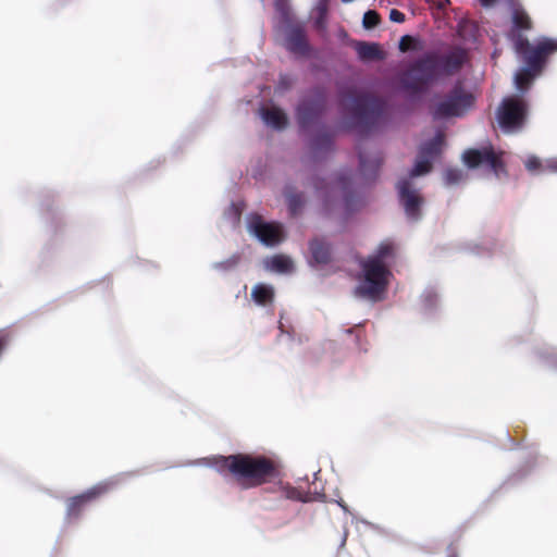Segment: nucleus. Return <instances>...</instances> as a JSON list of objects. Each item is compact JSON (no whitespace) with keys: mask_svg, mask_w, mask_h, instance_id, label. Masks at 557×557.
Listing matches in <instances>:
<instances>
[{"mask_svg":"<svg viewBox=\"0 0 557 557\" xmlns=\"http://www.w3.org/2000/svg\"><path fill=\"white\" fill-rule=\"evenodd\" d=\"M468 61L466 49L456 46L444 54L429 52L416 60L400 76L403 89L410 96H419L428 91L430 86L441 76L458 73Z\"/></svg>","mask_w":557,"mask_h":557,"instance_id":"f257e3e1","label":"nucleus"},{"mask_svg":"<svg viewBox=\"0 0 557 557\" xmlns=\"http://www.w3.org/2000/svg\"><path fill=\"white\" fill-rule=\"evenodd\" d=\"M220 471H227L243 488L258 487L280 475L276 463L265 456L235 454L221 456L216 462Z\"/></svg>","mask_w":557,"mask_h":557,"instance_id":"f03ea898","label":"nucleus"},{"mask_svg":"<svg viewBox=\"0 0 557 557\" xmlns=\"http://www.w3.org/2000/svg\"><path fill=\"white\" fill-rule=\"evenodd\" d=\"M341 104L352 115L361 134H369L387 122V103L374 95L348 89L341 94Z\"/></svg>","mask_w":557,"mask_h":557,"instance_id":"7ed1b4c3","label":"nucleus"},{"mask_svg":"<svg viewBox=\"0 0 557 557\" xmlns=\"http://www.w3.org/2000/svg\"><path fill=\"white\" fill-rule=\"evenodd\" d=\"M555 52H557V39L543 37L535 42L532 51L517 53L525 64V67L516 75L518 88H527L534 76L543 71L548 58Z\"/></svg>","mask_w":557,"mask_h":557,"instance_id":"20e7f679","label":"nucleus"},{"mask_svg":"<svg viewBox=\"0 0 557 557\" xmlns=\"http://www.w3.org/2000/svg\"><path fill=\"white\" fill-rule=\"evenodd\" d=\"M362 280L355 288V295L372 301L382 299L388 285L391 272L386 264L376 260L364 259L360 262Z\"/></svg>","mask_w":557,"mask_h":557,"instance_id":"39448f33","label":"nucleus"},{"mask_svg":"<svg viewBox=\"0 0 557 557\" xmlns=\"http://www.w3.org/2000/svg\"><path fill=\"white\" fill-rule=\"evenodd\" d=\"M474 101L473 94L468 91L461 83H457L442 100L432 107L431 114L434 120L460 117L474 106Z\"/></svg>","mask_w":557,"mask_h":557,"instance_id":"423d86ee","label":"nucleus"},{"mask_svg":"<svg viewBox=\"0 0 557 557\" xmlns=\"http://www.w3.org/2000/svg\"><path fill=\"white\" fill-rule=\"evenodd\" d=\"M533 28V21L529 13L520 5H516L511 13V26L507 33V38L511 42L516 53H525L532 51L534 45L525 36L527 32Z\"/></svg>","mask_w":557,"mask_h":557,"instance_id":"0eeeda50","label":"nucleus"},{"mask_svg":"<svg viewBox=\"0 0 557 557\" xmlns=\"http://www.w3.org/2000/svg\"><path fill=\"white\" fill-rule=\"evenodd\" d=\"M527 114L528 106L523 99L506 98L497 112L499 126L507 132L518 131L524 125Z\"/></svg>","mask_w":557,"mask_h":557,"instance_id":"6e6552de","label":"nucleus"},{"mask_svg":"<svg viewBox=\"0 0 557 557\" xmlns=\"http://www.w3.org/2000/svg\"><path fill=\"white\" fill-rule=\"evenodd\" d=\"M326 96L322 88H314L305 97L296 109V117L302 129L310 127L325 108Z\"/></svg>","mask_w":557,"mask_h":557,"instance_id":"1a4fd4ad","label":"nucleus"},{"mask_svg":"<svg viewBox=\"0 0 557 557\" xmlns=\"http://www.w3.org/2000/svg\"><path fill=\"white\" fill-rule=\"evenodd\" d=\"M114 486V481H103L82 494L70 497L66 502L67 519H77L90 503L109 493Z\"/></svg>","mask_w":557,"mask_h":557,"instance_id":"9d476101","label":"nucleus"},{"mask_svg":"<svg viewBox=\"0 0 557 557\" xmlns=\"http://www.w3.org/2000/svg\"><path fill=\"white\" fill-rule=\"evenodd\" d=\"M463 161L471 169L480 165H487L495 172V174H498L504 170L502 154L496 153L491 146L482 149H469L465 151Z\"/></svg>","mask_w":557,"mask_h":557,"instance_id":"9b49d317","label":"nucleus"},{"mask_svg":"<svg viewBox=\"0 0 557 557\" xmlns=\"http://www.w3.org/2000/svg\"><path fill=\"white\" fill-rule=\"evenodd\" d=\"M399 200L408 218L418 220L421 215L420 207L423 202L418 190L412 187L408 178L400 180L397 184Z\"/></svg>","mask_w":557,"mask_h":557,"instance_id":"f8f14e48","label":"nucleus"},{"mask_svg":"<svg viewBox=\"0 0 557 557\" xmlns=\"http://www.w3.org/2000/svg\"><path fill=\"white\" fill-rule=\"evenodd\" d=\"M285 47L289 52L296 55L305 57L309 54L310 45L302 24L293 23L287 26Z\"/></svg>","mask_w":557,"mask_h":557,"instance_id":"ddd939ff","label":"nucleus"},{"mask_svg":"<svg viewBox=\"0 0 557 557\" xmlns=\"http://www.w3.org/2000/svg\"><path fill=\"white\" fill-rule=\"evenodd\" d=\"M251 228L260 242L268 246H274L283 239L282 226L276 223L263 222L260 216L252 221Z\"/></svg>","mask_w":557,"mask_h":557,"instance_id":"4468645a","label":"nucleus"},{"mask_svg":"<svg viewBox=\"0 0 557 557\" xmlns=\"http://www.w3.org/2000/svg\"><path fill=\"white\" fill-rule=\"evenodd\" d=\"M351 175L350 174H341L334 186H332V190L338 189L344 197V205L347 212H352L357 210L361 200L351 191Z\"/></svg>","mask_w":557,"mask_h":557,"instance_id":"2eb2a0df","label":"nucleus"},{"mask_svg":"<svg viewBox=\"0 0 557 557\" xmlns=\"http://www.w3.org/2000/svg\"><path fill=\"white\" fill-rule=\"evenodd\" d=\"M382 163L383 158L380 152H375L370 157L364 150H359V169L364 178H375Z\"/></svg>","mask_w":557,"mask_h":557,"instance_id":"dca6fc26","label":"nucleus"},{"mask_svg":"<svg viewBox=\"0 0 557 557\" xmlns=\"http://www.w3.org/2000/svg\"><path fill=\"white\" fill-rule=\"evenodd\" d=\"M309 250L311 262L317 264H327L332 260V246L325 238L317 237L310 240Z\"/></svg>","mask_w":557,"mask_h":557,"instance_id":"f3484780","label":"nucleus"},{"mask_svg":"<svg viewBox=\"0 0 557 557\" xmlns=\"http://www.w3.org/2000/svg\"><path fill=\"white\" fill-rule=\"evenodd\" d=\"M354 48L362 61L382 60L384 58L380 45L375 42L356 41Z\"/></svg>","mask_w":557,"mask_h":557,"instance_id":"a211bd4d","label":"nucleus"},{"mask_svg":"<svg viewBox=\"0 0 557 557\" xmlns=\"http://www.w3.org/2000/svg\"><path fill=\"white\" fill-rule=\"evenodd\" d=\"M261 115L263 121L276 128V129H283L287 126L288 119L286 113L277 108V107H271V108H264L261 110Z\"/></svg>","mask_w":557,"mask_h":557,"instance_id":"6ab92c4d","label":"nucleus"},{"mask_svg":"<svg viewBox=\"0 0 557 557\" xmlns=\"http://www.w3.org/2000/svg\"><path fill=\"white\" fill-rule=\"evenodd\" d=\"M443 144L444 134L440 132L431 140L421 145L418 153L433 161L441 153Z\"/></svg>","mask_w":557,"mask_h":557,"instance_id":"aec40b11","label":"nucleus"},{"mask_svg":"<svg viewBox=\"0 0 557 557\" xmlns=\"http://www.w3.org/2000/svg\"><path fill=\"white\" fill-rule=\"evenodd\" d=\"M251 297L256 304L267 306L273 302L274 289L265 284H257L251 292Z\"/></svg>","mask_w":557,"mask_h":557,"instance_id":"412c9836","label":"nucleus"},{"mask_svg":"<svg viewBox=\"0 0 557 557\" xmlns=\"http://www.w3.org/2000/svg\"><path fill=\"white\" fill-rule=\"evenodd\" d=\"M285 197L288 206V210L292 216H296L301 211L305 199L304 195L301 193H295L294 188L290 186H287L285 188Z\"/></svg>","mask_w":557,"mask_h":557,"instance_id":"4be33fe9","label":"nucleus"},{"mask_svg":"<svg viewBox=\"0 0 557 557\" xmlns=\"http://www.w3.org/2000/svg\"><path fill=\"white\" fill-rule=\"evenodd\" d=\"M394 255H395L394 244L389 240H385L379 245L375 253L372 256H369L368 259L376 260L377 263H381V264H386L385 261L394 258Z\"/></svg>","mask_w":557,"mask_h":557,"instance_id":"5701e85b","label":"nucleus"},{"mask_svg":"<svg viewBox=\"0 0 557 557\" xmlns=\"http://www.w3.org/2000/svg\"><path fill=\"white\" fill-rule=\"evenodd\" d=\"M317 16L314 17V27L321 32L325 33L327 26V13L329 7L327 2H319L315 7Z\"/></svg>","mask_w":557,"mask_h":557,"instance_id":"b1692460","label":"nucleus"},{"mask_svg":"<svg viewBox=\"0 0 557 557\" xmlns=\"http://www.w3.org/2000/svg\"><path fill=\"white\" fill-rule=\"evenodd\" d=\"M432 169V160L421 157L418 153L417 161L414 163V166L410 171V176L416 177L420 175H424L429 173Z\"/></svg>","mask_w":557,"mask_h":557,"instance_id":"393cba45","label":"nucleus"},{"mask_svg":"<svg viewBox=\"0 0 557 557\" xmlns=\"http://www.w3.org/2000/svg\"><path fill=\"white\" fill-rule=\"evenodd\" d=\"M270 267L277 272H288L293 269V262L289 258L278 255L271 259Z\"/></svg>","mask_w":557,"mask_h":557,"instance_id":"a878e982","label":"nucleus"},{"mask_svg":"<svg viewBox=\"0 0 557 557\" xmlns=\"http://www.w3.org/2000/svg\"><path fill=\"white\" fill-rule=\"evenodd\" d=\"M333 145V137L329 133L319 134L312 141V148L315 151L330 150Z\"/></svg>","mask_w":557,"mask_h":557,"instance_id":"bb28decb","label":"nucleus"},{"mask_svg":"<svg viewBox=\"0 0 557 557\" xmlns=\"http://www.w3.org/2000/svg\"><path fill=\"white\" fill-rule=\"evenodd\" d=\"M524 166L530 173H544V162L535 156H530L524 161Z\"/></svg>","mask_w":557,"mask_h":557,"instance_id":"cd10ccee","label":"nucleus"},{"mask_svg":"<svg viewBox=\"0 0 557 557\" xmlns=\"http://www.w3.org/2000/svg\"><path fill=\"white\" fill-rule=\"evenodd\" d=\"M281 490H282V494L285 498L287 499H292V500H300V502H306L307 499L304 497V493L297 488V487H294V486H290V485H285V486H281Z\"/></svg>","mask_w":557,"mask_h":557,"instance_id":"c85d7f7f","label":"nucleus"},{"mask_svg":"<svg viewBox=\"0 0 557 557\" xmlns=\"http://www.w3.org/2000/svg\"><path fill=\"white\" fill-rule=\"evenodd\" d=\"M462 178V172L458 169H447L444 172V181L447 186L457 184Z\"/></svg>","mask_w":557,"mask_h":557,"instance_id":"c756f323","label":"nucleus"},{"mask_svg":"<svg viewBox=\"0 0 557 557\" xmlns=\"http://www.w3.org/2000/svg\"><path fill=\"white\" fill-rule=\"evenodd\" d=\"M379 23H380V15L375 11L369 10L364 13L363 20H362V24H363L364 28H367V29L373 28V27L377 26Z\"/></svg>","mask_w":557,"mask_h":557,"instance_id":"7c9ffc66","label":"nucleus"},{"mask_svg":"<svg viewBox=\"0 0 557 557\" xmlns=\"http://www.w3.org/2000/svg\"><path fill=\"white\" fill-rule=\"evenodd\" d=\"M398 48L401 52L414 50L417 48V39L410 35H405L400 38Z\"/></svg>","mask_w":557,"mask_h":557,"instance_id":"2f4dec72","label":"nucleus"},{"mask_svg":"<svg viewBox=\"0 0 557 557\" xmlns=\"http://www.w3.org/2000/svg\"><path fill=\"white\" fill-rule=\"evenodd\" d=\"M294 85V79L287 74H281L276 85V90L284 92L290 89Z\"/></svg>","mask_w":557,"mask_h":557,"instance_id":"473e14b6","label":"nucleus"},{"mask_svg":"<svg viewBox=\"0 0 557 557\" xmlns=\"http://www.w3.org/2000/svg\"><path fill=\"white\" fill-rule=\"evenodd\" d=\"M239 261H240V256L233 255L227 260L216 263L215 267L227 271V270L234 269L239 263Z\"/></svg>","mask_w":557,"mask_h":557,"instance_id":"72a5a7b5","label":"nucleus"},{"mask_svg":"<svg viewBox=\"0 0 557 557\" xmlns=\"http://www.w3.org/2000/svg\"><path fill=\"white\" fill-rule=\"evenodd\" d=\"M389 18L393 22L403 23L405 21V14L398 10L393 9L389 12Z\"/></svg>","mask_w":557,"mask_h":557,"instance_id":"f704fd0d","label":"nucleus"},{"mask_svg":"<svg viewBox=\"0 0 557 557\" xmlns=\"http://www.w3.org/2000/svg\"><path fill=\"white\" fill-rule=\"evenodd\" d=\"M545 172H557V159H549L544 162V173Z\"/></svg>","mask_w":557,"mask_h":557,"instance_id":"c9c22d12","label":"nucleus"},{"mask_svg":"<svg viewBox=\"0 0 557 557\" xmlns=\"http://www.w3.org/2000/svg\"><path fill=\"white\" fill-rule=\"evenodd\" d=\"M313 186L317 190H322L326 187V184H325L324 180L315 178L313 182Z\"/></svg>","mask_w":557,"mask_h":557,"instance_id":"e433bc0d","label":"nucleus"},{"mask_svg":"<svg viewBox=\"0 0 557 557\" xmlns=\"http://www.w3.org/2000/svg\"><path fill=\"white\" fill-rule=\"evenodd\" d=\"M286 4H287V2H284V1L276 2V10L283 11L285 9Z\"/></svg>","mask_w":557,"mask_h":557,"instance_id":"4c0bfd02","label":"nucleus"},{"mask_svg":"<svg viewBox=\"0 0 557 557\" xmlns=\"http://www.w3.org/2000/svg\"><path fill=\"white\" fill-rule=\"evenodd\" d=\"M450 3H451V2H444V1H441V2H437V4H438L437 7H438V9H441V10H445V9H446V7H447L448 4H450Z\"/></svg>","mask_w":557,"mask_h":557,"instance_id":"58836bf2","label":"nucleus"},{"mask_svg":"<svg viewBox=\"0 0 557 557\" xmlns=\"http://www.w3.org/2000/svg\"><path fill=\"white\" fill-rule=\"evenodd\" d=\"M493 3H494V2H490V1L482 2V4H484V5H486V7H487V5H491V4H493Z\"/></svg>","mask_w":557,"mask_h":557,"instance_id":"ea45409f","label":"nucleus"},{"mask_svg":"<svg viewBox=\"0 0 557 557\" xmlns=\"http://www.w3.org/2000/svg\"><path fill=\"white\" fill-rule=\"evenodd\" d=\"M327 202H329V195L326 196L325 198V206L327 207Z\"/></svg>","mask_w":557,"mask_h":557,"instance_id":"a19ab883","label":"nucleus"},{"mask_svg":"<svg viewBox=\"0 0 557 557\" xmlns=\"http://www.w3.org/2000/svg\"><path fill=\"white\" fill-rule=\"evenodd\" d=\"M448 557H458L456 554H449Z\"/></svg>","mask_w":557,"mask_h":557,"instance_id":"79ce46f5","label":"nucleus"}]
</instances>
